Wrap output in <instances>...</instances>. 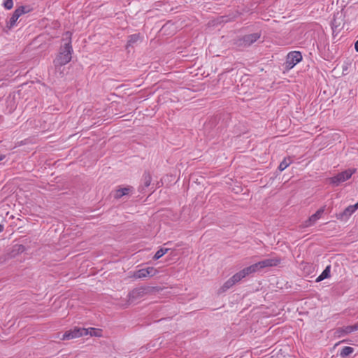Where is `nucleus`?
I'll list each match as a JSON object with an SVG mask.
<instances>
[{
	"instance_id": "1",
	"label": "nucleus",
	"mask_w": 358,
	"mask_h": 358,
	"mask_svg": "<svg viewBox=\"0 0 358 358\" xmlns=\"http://www.w3.org/2000/svg\"><path fill=\"white\" fill-rule=\"evenodd\" d=\"M71 36L72 34L70 31H66L64 34L63 40L66 41V43L60 48L58 55L53 61L56 67L66 65L72 59Z\"/></svg>"
},
{
	"instance_id": "2",
	"label": "nucleus",
	"mask_w": 358,
	"mask_h": 358,
	"mask_svg": "<svg viewBox=\"0 0 358 358\" xmlns=\"http://www.w3.org/2000/svg\"><path fill=\"white\" fill-rule=\"evenodd\" d=\"M280 263V259L275 257L266 259L263 261L255 263L250 266H248L241 270L245 277L248 275L255 273L266 267H272L278 265Z\"/></svg>"
},
{
	"instance_id": "3",
	"label": "nucleus",
	"mask_w": 358,
	"mask_h": 358,
	"mask_svg": "<svg viewBox=\"0 0 358 358\" xmlns=\"http://www.w3.org/2000/svg\"><path fill=\"white\" fill-rule=\"evenodd\" d=\"M355 172V169H347L341 173H338L336 176L329 178V181L331 184L337 186L339 184L349 180Z\"/></svg>"
},
{
	"instance_id": "4",
	"label": "nucleus",
	"mask_w": 358,
	"mask_h": 358,
	"mask_svg": "<svg viewBox=\"0 0 358 358\" xmlns=\"http://www.w3.org/2000/svg\"><path fill=\"white\" fill-rule=\"evenodd\" d=\"M302 59V55L299 51H292L286 57V61L284 64V68L286 71H289L296 66Z\"/></svg>"
},
{
	"instance_id": "5",
	"label": "nucleus",
	"mask_w": 358,
	"mask_h": 358,
	"mask_svg": "<svg viewBox=\"0 0 358 358\" xmlns=\"http://www.w3.org/2000/svg\"><path fill=\"white\" fill-rule=\"evenodd\" d=\"M84 331V328L74 327L72 329L66 331L60 338V340L64 341L85 336V331Z\"/></svg>"
},
{
	"instance_id": "6",
	"label": "nucleus",
	"mask_w": 358,
	"mask_h": 358,
	"mask_svg": "<svg viewBox=\"0 0 358 358\" xmlns=\"http://www.w3.org/2000/svg\"><path fill=\"white\" fill-rule=\"evenodd\" d=\"M157 273V270L154 267H148L145 268H141L134 272L133 277L139 279L144 278L146 277L154 276Z\"/></svg>"
},
{
	"instance_id": "7",
	"label": "nucleus",
	"mask_w": 358,
	"mask_h": 358,
	"mask_svg": "<svg viewBox=\"0 0 358 358\" xmlns=\"http://www.w3.org/2000/svg\"><path fill=\"white\" fill-rule=\"evenodd\" d=\"M134 192V187L130 185L125 187L119 186L113 192V197L119 199L124 196H127Z\"/></svg>"
},
{
	"instance_id": "8",
	"label": "nucleus",
	"mask_w": 358,
	"mask_h": 358,
	"mask_svg": "<svg viewBox=\"0 0 358 358\" xmlns=\"http://www.w3.org/2000/svg\"><path fill=\"white\" fill-rule=\"evenodd\" d=\"M324 212V207L317 210L315 213L312 215L308 220L303 222V227H310L313 226L318 220H320Z\"/></svg>"
},
{
	"instance_id": "9",
	"label": "nucleus",
	"mask_w": 358,
	"mask_h": 358,
	"mask_svg": "<svg viewBox=\"0 0 358 358\" xmlns=\"http://www.w3.org/2000/svg\"><path fill=\"white\" fill-rule=\"evenodd\" d=\"M29 10H26L24 6H20L17 8H16L13 13L11 17L9 20L8 24L9 27H13L16 22L17 21L18 18L23 14L28 13Z\"/></svg>"
},
{
	"instance_id": "10",
	"label": "nucleus",
	"mask_w": 358,
	"mask_h": 358,
	"mask_svg": "<svg viewBox=\"0 0 358 358\" xmlns=\"http://www.w3.org/2000/svg\"><path fill=\"white\" fill-rule=\"evenodd\" d=\"M85 336H90L95 337H101L102 336V330L101 329H96L93 327L90 328H84Z\"/></svg>"
},
{
	"instance_id": "11",
	"label": "nucleus",
	"mask_w": 358,
	"mask_h": 358,
	"mask_svg": "<svg viewBox=\"0 0 358 358\" xmlns=\"http://www.w3.org/2000/svg\"><path fill=\"white\" fill-rule=\"evenodd\" d=\"M260 37L257 33L246 35L243 37V43L245 45H250L257 41Z\"/></svg>"
},
{
	"instance_id": "12",
	"label": "nucleus",
	"mask_w": 358,
	"mask_h": 358,
	"mask_svg": "<svg viewBox=\"0 0 358 358\" xmlns=\"http://www.w3.org/2000/svg\"><path fill=\"white\" fill-rule=\"evenodd\" d=\"M292 163V159L290 157H285L283 160L280 162L278 169L280 171L286 169Z\"/></svg>"
},
{
	"instance_id": "13",
	"label": "nucleus",
	"mask_w": 358,
	"mask_h": 358,
	"mask_svg": "<svg viewBox=\"0 0 358 358\" xmlns=\"http://www.w3.org/2000/svg\"><path fill=\"white\" fill-rule=\"evenodd\" d=\"M357 330L358 329L357 328V324H355L354 325L344 327L341 329V331H342L344 334H348Z\"/></svg>"
},
{
	"instance_id": "14",
	"label": "nucleus",
	"mask_w": 358,
	"mask_h": 358,
	"mask_svg": "<svg viewBox=\"0 0 358 358\" xmlns=\"http://www.w3.org/2000/svg\"><path fill=\"white\" fill-rule=\"evenodd\" d=\"M329 267L327 266L323 272L317 278L316 281L320 282L329 276Z\"/></svg>"
},
{
	"instance_id": "15",
	"label": "nucleus",
	"mask_w": 358,
	"mask_h": 358,
	"mask_svg": "<svg viewBox=\"0 0 358 358\" xmlns=\"http://www.w3.org/2000/svg\"><path fill=\"white\" fill-rule=\"evenodd\" d=\"M358 208V204L357 203L355 205L350 206L348 208H346L344 210V215H350L356 211V210Z\"/></svg>"
},
{
	"instance_id": "16",
	"label": "nucleus",
	"mask_w": 358,
	"mask_h": 358,
	"mask_svg": "<svg viewBox=\"0 0 358 358\" xmlns=\"http://www.w3.org/2000/svg\"><path fill=\"white\" fill-rule=\"evenodd\" d=\"M245 278L241 271L234 274L231 278H230L234 284L241 281L243 278Z\"/></svg>"
},
{
	"instance_id": "17",
	"label": "nucleus",
	"mask_w": 358,
	"mask_h": 358,
	"mask_svg": "<svg viewBox=\"0 0 358 358\" xmlns=\"http://www.w3.org/2000/svg\"><path fill=\"white\" fill-rule=\"evenodd\" d=\"M140 38L139 34H132L129 36L127 41V46L131 45L136 43Z\"/></svg>"
},
{
	"instance_id": "18",
	"label": "nucleus",
	"mask_w": 358,
	"mask_h": 358,
	"mask_svg": "<svg viewBox=\"0 0 358 358\" xmlns=\"http://www.w3.org/2000/svg\"><path fill=\"white\" fill-rule=\"evenodd\" d=\"M235 284L234 283L233 280L229 278V280H227L224 283V285L222 286V287L220 288L221 289V292H224L225 291H227L228 289H229L230 287H231L232 286H234Z\"/></svg>"
},
{
	"instance_id": "19",
	"label": "nucleus",
	"mask_w": 358,
	"mask_h": 358,
	"mask_svg": "<svg viewBox=\"0 0 358 358\" xmlns=\"http://www.w3.org/2000/svg\"><path fill=\"white\" fill-rule=\"evenodd\" d=\"M354 352V349L352 347L345 346L343 348L341 352V355L343 357L348 356Z\"/></svg>"
},
{
	"instance_id": "20",
	"label": "nucleus",
	"mask_w": 358,
	"mask_h": 358,
	"mask_svg": "<svg viewBox=\"0 0 358 358\" xmlns=\"http://www.w3.org/2000/svg\"><path fill=\"white\" fill-rule=\"evenodd\" d=\"M168 251H169L168 248H161L160 250L157 251V252L155 253V255L154 256V259H159L162 256H164L166 253H167Z\"/></svg>"
},
{
	"instance_id": "21",
	"label": "nucleus",
	"mask_w": 358,
	"mask_h": 358,
	"mask_svg": "<svg viewBox=\"0 0 358 358\" xmlns=\"http://www.w3.org/2000/svg\"><path fill=\"white\" fill-rule=\"evenodd\" d=\"M3 5L6 9L10 10L13 7V0H4Z\"/></svg>"
},
{
	"instance_id": "22",
	"label": "nucleus",
	"mask_w": 358,
	"mask_h": 358,
	"mask_svg": "<svg viewBox=\"0 0 358 358\" xmlns=\"http://www.w3.org/2000/svg\"><path fill=\"white\" fill-rule=\"evenodd\" d=\"M144 183L146 187H148L151 183V177L149 175L145 176Z\"/></svg>"
},
{
	"instance_id": "23",
	"label": "nucleus",
	"mask_w": 358,
	"mask_h": 358,
	"mask_svg": "<svg viewBox=\"0 0 358 358\" xmlns=\"http://www.w3.org/2000/svg\"><path fill=\"white\" fill-rule=\"evenodd\" d=\"M355 48L356 51L358 52V40L355 42Z\"/></svg>"
},
{
	"instance_id": "24",
	"label": "nucleus",
	"mask_w": 358,
	"mask_h": 358,
	"mask_svg": "<svg viewBox=\"0 0 358 358\" xmlns=\"http://www.w3.org/2000/svg\"><path fill=\"white\" fill-rule=\"evenodd\" d=\"M6 157V156L4 155H1L0 154V161H2L3 159H4Z\"/></svg>"
},
{
	"instance_id": "25",
	"label": "nucleus",
	"mask_w": 358,
	"mask_h": 358,
	"mask_svg": "<svg viewBox=\"0 0 358 358\" xmlns=\"http://www.w3.org/2000/svg\"><path fill=\"white\" fill-rule=\"evenodd\" d=\"M1 229H2V226L0 225V231H1Z\"/></svg>"
},
{
	"instance_id": "26",
	"label": "nucleus",
	"mask_w": 358,
	"mask_h": 358,
	"mask_svg": "<svg viewBox=\"0 0 358 358\" xmlns=\"http://www.w3.org/2000/svg\"><path fill=\"white\" fill-rule=\"evenodd\" d=\"M357 204H358V202H357Z\"/></svg>"
}]
</instances>
